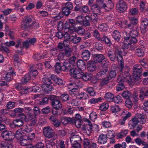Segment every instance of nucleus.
I'll return each instance as SVG.
<instances>
[{"mask_svg":"<svg viewBox=\"0 0 148 148\" xmlns=\"http://www.w3.org/2000/svg\"><path fill=\"white\" fill-rule=\"evenodd\" d=\"M114 50H110L108 53V56L111 60L114 61L116 58L117 59L119 65L121 68L120 71L122 72L123 68V62L122 56V52L120 48L116 45H113Z\"/></svg>","mask_w":148,"mask_h":148,"instance_id":"nucleus-1","label":"nucleus"},{"mask_svg":"<svg viewBox=\"0 0 148 148\" xmlns=\"http://www.w3.org/2000/svg\"><path fill=\"white\" fill-rule=\"evenodd\" d=\"M33 20V18L32 16H25L21 22V28L23 30L29 28Z\"/></svg>","mask_w":148,"mask_h":148,"instance_id":"nucleus-2","label":"nucleus"},{"mask_svg":"<svg viewBox=\"0 0 148 148\" xmlns=\"http://www.w3.org/2000/svg\"><path fill=\"white\" fill-rule=\"evenodd\" d=\"M133 125L136 126L138 123L144 124L146 122L144 115L140 114H137L131 120Z\"/></svg>","mask_w":148,"mask_h":148,"instance_id":"nucleus-3","label":"nucleus"},{"mask_svg":"<svg viewBox=\"0 0 148 148\" xmlns=\"http://www.w3.org/2000/svg\"><path fill=\"white\" fill-rule=\"evenodd\" d=\"M49 99L52 101L51 103L53 108L56 110H58L62 108V104L56 96L51 95L49 97Z\"/></svg>","mask_w":148,"mask_h":148,"instance_id":"nucleus-4","label":"nucleus"},{"mask_svg":"<svg viewBox=\"0 0 148 148\" xmlns=\"http://www.w3.org/2000/svg\"><path fill=\"white\" fill-rule=\"evenodd\" d=\"M133 75L134 78L137 80L140 79L142 69L141 66L138 64L135 65L133 68Z\"/></svg>","mask_w":148,"mask_h":148,"instance_id":"nucleus-5","label":"nucleus"},{"mask_svg":"<svg viewBox=\"0 0 148 148\" xmlns=\"http://www.w3.org/2000/svg\"><path fill=\"white\" fill-rule=\"evenodd\" d=\"M127 8L126 3L123 0H119L116 3V9L119 12H123L127 10Z\"/></svg>","mask_w":148,"mask_h":148,"instance_id":"nucleus-6","label":"nucleus"},{"mask_svg":"<svg viewBox=\"0 0 148 148\" xmlns=\"http://www.w3.org/2000/svg\"><path fill=\"white\" fill-rule=\"evenodd\" d=\"M63 65L60 66V64L59 63H56L55 65V70L57 72H59L60 71H67L70 68V65L67 62H64Z\"/></svg>","mask_w":148,"mask_h":148,"instance_id":"nucleus-7","label":"nucleus"},{"mask_svg":"<svg viewBox=\"0 0 148 148\" xmlns=\"http://www.w3.org/2000/svg\"><path fill=\"white\" fill-rule=\"evenodd\" d=\"M103 5L96 2V3L90 6L91 10L92 12L100 14L102 10L104 9Z\"/></svg>","mask_w":148,"mask_h":148,"instance_id":"nucleus-8","label":"nucleus"},{"mask_svg":"<svg viewBox=\"0 0 148 148\" xmlns=\"http://www.w3.org/2000/svg\"><path fill=\"white\" fill-rule=\"evenodd\" d=\"M1 135L5 140H12L14 138V134L11 131H3L1 133Z\"/></svg>","mask_w":148,"mask_h":148,"instance_id":"nucleus-9","label":"nucleus"},{"mask_svg":"<svg viewBox=\"0 0 148 148\" xmlns=\"http://www.w3.org/2000/svg\"><path fill=\"white\" fill-rule=\"evenodd\" d=\"M118 82H130L132 80L131 77L128 72L124 73L122 75H119L117 78Z\"/></svg>","mask_w":148,"mask_h":148,"instance_id":"nucleus-10","label":"nucleus"},{"mask_svg":"<svg viewBox=\"0 0 148 148\" xmlns=\"http://www.w3.org/2000/svg\"><path fill=\"white\" fill-rule=\"evenodd\" d=\"M69 70L71 74L73 75V77L76 79H80L81 75L83 74V70L79 69H71V65H70V68Z\"/></svg>","mask_w":148,"mask_h":148,"instance_id":"nucleus-11","label":"nucleus"},{"mask_svg":"<svg viewBox=\"0 0 148 148\" xmlns=\"http://www.w3.org/2000/svg\"><path fill=\"white\" fill-rule=\"evenodd\" d=\"M10 72L6 73L3 76L4 80L6 82H8L10 81L12 76H16V72L14 71L12 67L9 68Z\"/></svg>","mask_w":148,"mask_h":148,"instance_id":"nucleus-12","label":"nucleus"},{"mask_svg":"<svg viewBox=\"0 0 148 148\" xmlns=\"http://www.w3.org/2000/svg\"><path fill=\"white\" fill-rule=\"evenodd\" d=\"M53 132L52 129L49 127H45L43 130V133L45 136L50 138L53 136Z\"/></svg>","mask_w":148,"mask_h":148,"instance_id":"nucleus-13","label":"nucleus"},{"mask_svg":"<svg viewBox=\"0 0 148 148\" xmlns=\"http://www.w3.org/2000/svg\"><path fill=\"white\" fill-rule=\"evenodd\" d=\"M29 121L31 120L30 123L29 124L32 126H37L38 125H43V123L38 122L36 117L33 116L32 114H29Z\"/></svg>","mask_w":148,"mask_h":148,"instance_id":"nucleus-14","label":"nucleus"},{"mask_svg":"<svg viewBox=\"0 0 148 148\" xmlns=\"http://www.w3.org/2000/svg\"><path fill=\"white\" fill-rule=\"evenodd\" d=\"M79 91L77 88H73L70 90L69 91L70 94L72 96L76 95V97L78 99H84L83 96L85 95L86 94H79Z\"/></svg>","mask_w":148,"mask_h":148,"instance_id":"nucleus-15","label":"nucleus"},{"mask_svg":"<svg viewBox=\"0 0 148 148\" xmlns=\"http://www.w3.org/2000/svg\"><path fill=\"white\" fill-rule=\"evenodd\" d=\"M81 140V138L78 135H71L70 138V142L71 144L77 143H80Z\"/></svg>","mask_w":148,"mask_h":148,"instance_id":"nucleus-16","label":"nucleus"},{"mask_svg":"<svg viewBox=\"0 0 148 148\" xmlns=\"http://www.w3.org/2000/svg\"><path fill=\"white\" fill-rule=\"evenodd\" d=\"M105 59L104 56L102 54H96L94 55V60L96 63L101 62Z\"/></svg>","mask_w":148,"mask_h":148,"instance_id":"nucleus-17","label":"nucleus"},{"mask_svg":"<svg viewBox=\"0 0 148 148\" xmlns=\"http://www.w3.org/2000/svg\"><path fill=\"white\" fill-rule=\"evenodd\" d=\"M81 55L82 58L84 60L87 61L90 58V53L89 51L85 50L82 52Z\"/></svg>","mask_w":148,"mask_h":148,"instance_id":"nucleus-18","label":"nucleus"},{"mask_svg":"<svg viewBox=\"0 0 148 148\" xmlns=\"http://www.w3.org/2000/svg\"><path fill=\"white\" fill-rule=\"evenodd\" d=\"M109 2L107 5L105 3L103 4L104 10L106 11H109L112 9L114 7V4L111 0H107Z\"/></svg>","mask_w":148,"mask_h":148,"instance_id":"nucleus-19","label":"nucleus"},{"mask_svg":"<svg viewBox=\"0 0 148 148\" xmlns=\"http://www.w3.org/2000/svg\"><path fill=\"white\" fill-rule=\"evenodd\" d=\"M92 125H87L83 127V130L87 135H89L92 131Z\"/></svg>","mask_w":148,"mask_h":148,"instance_id":"nucleus-20","label":"nucleus"},{"mask_svg":"<svg viewBox=\"0 0 148 148\" xmlns=\"http://www.w3.org/2000/svg\"><path fill=\"white\" fill-rule=\"evenodd\" d=\"M73 28L74 29V31L79 35L82 36L84 34L85 30L82 27L78 26Z\"/></svg>","mask_w":148,"mask_h":148,"instance_id":"nucleus-21","label":"nucleus"},{"mask_svg":"<svg viewBox=\"0 0 148 148\" xmlns=\"http://www.w3.org/2000/svg\"><path fill=\"white\" fill-rule=\"evenodd\" d=\"M77 66L78 69L82 70H84L86 69V64L85 62L82 60H79L77 62Z\"/></svg>","mask_w":148,"mask_h":148,"instance_id":"nucleus-22","label":"nucleus"},{"mask_svg":"<svg viewBox=\"0 0 148 148\" xmlns=\"http://www.w3.org/2000/svg\"><path fill=\"white\" fill-rule=\"evenodd\" d=\"M107 138L106 134H102L99 136L98 139V142L101 144H104L107 142Z\"/></svg>","mask_w":148,"mask_h":148,"instance_id":"nucleus-23","label":"nucleus"},{"mask_svg":"<svg viewBox=\"0 0 148 148\" xmlns=\"http://www.w3.org/2000/svg\"><path fill=\"white\" fill-rule=\"evenodd\" d=\"M112 36L115 40L118 42L120 39L121 35V33L119 31L115 30L113 32Z\"/></svg>","mask_w":148,"mask_h":148,"instance_id":"nucleus-24","label":"nucleus"},{"mask_svg":"<svg viewBox=\"0 0 148 148\" xmlns=\"http://www.w3.org/2000/svg\"><path fill=\"white\" fill-rule=\"evenodd\" d=\"M81 40V38L77 37L76 35L71 36L70 38V41L74 44L78 43Z\"/></svg>","mask_w":148,"mask_h":148,"instance_id":"nucleus-25","label":"nucleus"},{"mask_svg":"<svg viewBox=\"0 0 148 148\" xmlns=\"http://www.w3.org/2000/svg\"><path fill=\"white\" fill-rule=\"evenodd\" d=\"M109 71L106 69H104L101 70L98 72L97 74V77L99 78V77H104L108 73Z\"/></svg>","mask_w":148,"mask_h":148,"instance_id":"nucleus-26","label":"nucleus"},{"mask_svg":"<svg viewBox=\"0 0 148 148\" xmlns=\"http://www.w3.org/2000/svg\"><path fill=\"white\" fill-rule=\"evenodd\" d=\"M105 99L107 101L111 102L113 101L114 95L111 93L108 92L105 95Z\"/></svg>","mask_w":148,"mask_h":148,"instance_id":"nucleus-27","label":"nucleus"},{"mask_svg":"<svg viewBox=\"0 0 148 148\" xmlns=\"http://www.w3.org/2000/svg\"><path fill=\"white\" fill-rule=\"evenodd\" d=\"M88 70L90 72L94 71L96 69V66L95 64L93 63L92 61H89L88 63Z\"/></svg>","mask_w":148,"mask_h":148,"instance_id":"nucleus-28","label":"nucleus"},{"mask_svg":"<svg viewBox=\"0 0 148 148\" xmlns=\"http://www.w3.org/2000/svg\"><path fill=\"white\" fill-rule=\"evenodd\" d=\"M128 132V130H122L117 134V136L119 138H122L127 135Z\"/></svg>","mask_w":148,"mask_h":148,"instance_id":"nucleus-29","label":"nucleus"},{"mask_svg":"<svg viewBox=\"0 0 148 148\" xmlns=\"http://www.w3.org/2000/svg\"><path fill=\"white\" fill-rule=\"evenodd\" d=\"M16 47L17 48H18L20 47V49H17L15 51V52L16 53L20 54L21 55L23 54V47L21 46V42L20 41L18 42L17 44L16 45Z\"/></svg>","mask_w":148,"mask_h":148,"instance_id":"nucleus-30","label":"nucleus"},{"mask_svg":"<svg viewBox=\"0 0 148 148\" xmlns=\"http://www.w3.org/2000/svg\"><path fill=\"white\" fill-rule=\"evenodd\" d=\"M31 78L29 73L26 74L21 79V82L23 84H25L29 81Z\"/></svg>","mask_w":148,"mask_h":148,"instance_id":"nucleus-31","label":"nucleus"},{"mask_svg":"<svg viewBox=\"0 0 148 148\" xmlns=\"http://www.w3.org/2000/svg\"><path fill=\"white\" fill-rule=\"evenodd\" d=\"M42 88L46 92H48L52 90V87L51 85L42 84Z\"/></svg>","mask_w":148,"mask_h":148,"instance_id":"nucleus-32","label":"nucleus"},{"mask_svg":"<svg viewBox=\"0 0 148 148\" xmlns=\"http://www.w3.org/2000/svg\"><path fill=\"white\" fill-rule=\"evenodd\" d=\"M13 123L15 126L19 127L23 125V122L21 119H17L14 120L13 121Z\"/></svg>","mask_w":148,"mask_h":148,"instance_id":"nucleus-33","label":"nucleus"},{"mask_svg":"<svg viewBox=\"0 0 148 148\" xmlns=\"http://www.w3.org/2000/svg\"><path fill=\"white\" fill-rule=\"evenodd\" d=\"M47 55L46 54L44 53L41 55H40L38 54H36L33 56V58L34 60H38L41 59L47 58Z\"/></svg>","mask_w":148,"mask_h":148,"instance_id":"nucleus-34","label":"nucleus"},{"mask_svg":"<svg viewBox=\"0 0 148 148\" xmlns=\"http://www.w3.org/2000/svg\"><path fill=\"white\" fill-rule=\"evenodd\" d=\"M30 72V76L32 75V76H36L38 73L36 69H34V66H31L29 69Z\"/></svg>","mask_w":148,"mask_h":148,"instance_id":"nucleus-35","label":"nucleus"},{"mask_svg":"<svg viewBox=\"0 0 148 148\" xmlns=\"http://www.w3.org/2000/svg\"><path fill=\"white\" fill-rule=\"evenodd\" d=\"M98 28L100 31L104 32L107 30L108 27L106 24L103 23L99 25L98 26Z\"/></svg>","mask_w":148,"mask_h":148,"instance_id":"nucleus-36","label":"nucleus"},{"mask_svg":"<svg viewBox=\"0 0 148 148\" xmlns=\"http://www.w3.org/2000/svg\"><path fill=\"white\" fill-rule=\"evenodd\" d=\"M29 114H28L27 116H26L23 113L19 114V116L20 117L19 119L23 121L24 120L26 122H28L29 121Z\"/></svg>","mask_w":148,"mask_h":148,"instance_id":"nucleus-37","label":"nucleus"},{"mask_svg":"<svg viewBox=\"0 0 148 148\" xmlns=\"http://www.w3.org/2000/svg\"><path fill=\"white\" fill-rule=\"evenodd\" d=\"M122 116L123 117V121L126 120L131 115L130 113L127 112L126 111H123L121 114Z\"/></svg>","mask_w":148,"mask_h":148,"instance_id":"nucleus-38","label":"nucleus"},{"mask_svg":"<svg viewBox=\"0 0 148 148\" xmlns=\"http://www.w3.org/2000/svg\"><path fill=\"white\" fill-rule=\"evenodd\" d=\"M138 28L137 27L135 28L134 30L130 31V36L131 37L137 36L138 34Z\"/></svg>","mask_w":148,"mask_h":148,"instance_id":"nucleus-39","label":"nucleus"},{"mask_svg":"<svg viewBox=\"0 0 148 148\" xmlns=\"http://www.w3.org/2000/svg\"><path fill=\"white\" fill-rule=\"evenodd\" d=\"M106 135L107 137L110 139L113 138L115 136L114 132L113 130H109L108 131L107 134Z\"/></svg>","mask_w":148,"mask_h":148,"instance_id":"nucleus-40","label":"nucleus"},{"mask_svg":"<svg viewBox=\"0 0 148 148\" xmlns=\"http://www.w3.org/2000/svg\"><path fill=\"white\" fill-rule=\"evenodd\" d=\"M120 110V108L117 105L112 106L110 109V110L112 113H117Z\"/></svg>","mask_w":148,"mask_h":148,"instance_id":"nucleus-41","label":"nucleus"},{"mask_svg":"<svg viewBox=\"0 0 148 148\" xmlns=\"http://www.w3.org/2000/svg\"><path fill=\"white\" fill-rule=\"evenodd\" d=\"M131 95V93L128 91H124L122 94V96L123 97L127 99H129V98Z\"/></svg>","mask_w":148,"mask_h":148,"instance_id":"nucleus-42","label":"nucleus"},{"mask_svg":"<svg viewBox=\"0 0 148 148\" xmlns=\"http://www.w3.org/2000/svg\"><path fill=\"white\" fill-rule=\"evenodd\" d=\"M109 107V105L108 103H102L99 107V109L100 110L103 111L106 110Z\"/></svg>","mask_w":148,"mask_h":148,"instance_id":"nucleus-43","label":"nucleus"},{"mask_svg":"<svg viewBox=\"0 0 148 148\" xmlns=\"http://www.w3.org/2000/svg\"><path fill=\"white\" fill-rule=\"evenodd\" d=\"M135 52L136 55L138 57H142L144 55L143 51L139 48L136 49L135 50Z\"/></svg>","mask_w":148,"mask_h":148,"instance_id":"nucleus-44","label":"nucleus"},{"mask_svg":"<svg viewBox=\"0 0 148 148\" xmlns=\"http://www.w3.org/2000/svg\"><path fill=\"white\" fill-rule=\"evenodd\" d=\"M101 125L105 128H109L112 126V124L109 121H103L102 122Z\"/></svg>","mask_w":148,"mask_h":148,"instance_id":"nucleus-45","label":"nucleus"},{"mask_svg":"<svg viewBox=\"0 0 148 148\" xmlns=\"http://www.w3.org/2000/svg\"><path fill=\"white\" fill-rule=\"evenodd\" d=\"M86 90L91 96H94L95 95L96 93L92 87H88L86 88Z\"/></svg>","mask_w":148,"mask_h":148,"instance_id":"nucleus-46","label":"nucleus"},{"mask_svg":"<svg viewBox=\"0 0 148 148\" xmlns=\"http://www.w3.org/2000/svg\"><path fill=\"white\" fill-rule=\"evenodd\" d=\"M23 130L27 133H29L32 131V127L30 125L27 124L24 127Z\"/></svg>","mask_w":148,"mask_h":148,"instance_id":"nucleus-47","label":"nucleus"},{"mask_svg":"<svg viewBox=\"0 0 148 148\" xmlns=\"http://www.w3.org/2000/svg\"><path fill=\"white\" fill-rule=\"evenodd\" d=\"M30 26L29 28L36 29L39 27V25L38 22L33 21Z\"/></svg>","mask_w":148,"mask_h":148,"instance_id":"nucleus-48","label":"nucleus"},{"mask_svg":"<svg viewBox=\"0 0 148 148\" xmlns=\"http://www.w3.org/2000/svg\"><path fill=\"white\" fill-rule=\"evenodd\" d=\"M29 89L27 87L24 86L22 89L19 91V93L22 95H24L29 92Z\"/></svg>","mask_w":148,"mask_h":148,"instance_id":"nucleus-49","label":"nucleus"},{"mask_svg":"<svg viewBox=\"0 0 148 148\" xmlns=\"http://www.w3.org/2000/svg\"><path fill=\"white\" fill-rule=\"evenodd\" d=\"M83 145L85 148H89L90 145L89 140L87 138H85L83 141Z\"/></svg>","mask_w":148,"mask_h":148,"instance_id":"nucleus-50","label":"nucleus"},{"mask_svg":"<svg viewBox=\"0 0 148 148\" xmlns=\"http://www.w3.org/2000/svg\"><path fill=\"white\" fill-rule=\"evenodd\" d=\"M1 148H13L12 145L7 143H1Z\"/></svg>","mask_w":148,"mask_h":148,"instance_id":"nucleus-51","label":"nucleus"},{"mask_svg":"<svg viewBox=\"0 0 148 148\" xmlns=\"http://www.w3.org/2000/svg\"><path fill=\"white\" fill-rule=\"evenodd\" d=\"M147 26L143 23H141L140 25V29L141 31L142 34H144L146 33Z\"/></svg>","mask_w":148,"mask_h":148,"instance_id":"nucleus-52","label":"nucleus"},{"mask_svg":"<svg viewBox=\"0 0 148 148\" xmlns=\"http://www.w3.org/2000/svg\"><path fill=\"white\" fill-rule=\"evenodd\" d=\"M138 13V9L136 8H133L130 9V14L132 15H137Z\"/></svg>","mask_w":148,"mask_h":148,"instance_id":"nucleus-53","label":"nucleus"},{"mask_svg":"<svg viewBox=\"0 0 148 148\" xmlns=\"http://www.w3.org/2000/svg\"><path fill=\"white\" fill-rule=\"evenodd\" d=\"M15 105V103L10 101L8 102L6 105V107L7 109H11L14 108Z\"/></svg>","mask_w":148,"mask_h":148,"instance_id":"nucleus-54","label":"nucleus"},{"mask_svg":"<svg viewBox=\"0 0 148 148\" xmlns=\"http://www.w3.org/2000/svg\"><path fill=\"white\" fill-rule=\"evenodd\" d=\"M114 102L116 103H121L122 102V99L121 97L119 95H117L113 98Z\"/></svg>","mask_w":148,"mask_h":148,"instance_id":"nucleus-55","label":"nucleus"},{"mask_svg":"<svg viewBox=\"0 0 148 148\" xmlns=\"http://www.w3.org/2000/svg\"><path fill=\"white\" fill-rule=\"evenodd\" d=\"M64 54L66 57H69L71 56L72 51L70 49H66L64 50Z\"/></svg>","mask_w":148,"mask_h":148,"instance_id":"nucleus-56","label":"nucleus"},{"mask_svg":"<svg viewBox=\"0 0 148 148\" xmlns=\"http://www.w3.org/2000/svg\"><path fill=\"white\" fill-rule=\"evenodd\" d=\"M81 78H82L84 80L87 81L89 80V79H90V77L88 74H84L83 73V74H82L80 76V79Z\"/></svg>","mask_w":148,"mask_h":148,"instance_id":"nucleus-57","label":"nucleus"},{"mask_svg":"<svg viewBox=\"0 0 148 148\" xmlns=\"http://www.w3.org/2000/svg\"><path fill=\"white\" fill-rule=\"evenodd\" d=\"M93 36L94 37L99 40L100 39V35L99 31L96 29H95L93 31Z\"/></svg>","mask_w":148,"mask_h":148,"instance_id":"nucleus-58","label":"nucleus"},{"mask_svg":"<svg viewBox=\"0 0 148 148\" xmlns=\"http://www.w3.org/2000/svg\"><path fill=\"white\" fill-rule=\"evenodd\" d=\"M81 12L82 13H87L89 11L88 7L84 6L80 10Z\"/></svg>","mask_w":148,"mask_h":148,"instance_id":"nucleus-59","label":"nucleus"},{"mask_svg":"<svg viewBox=\"0 0 148 148\" xmlns=\"http://www.w3.org/2000/svg\"><path fill=\"white\" fill-rule=\"evenodd\" d=\"M125 86L123 83H119L116 86V90L117 91H120L123 90Z\"/></svg>","mask_w":148,"mask_h":148,"instance_id":"nucleus-60","label":"nucleus"},{"mask_svg":"<svg viewBox=\"0 0 148 148\" xmlns=\"http://www.w3.org/2000/svg\"><path fill=\"white\" fill-rule=\"evenodd\" d=\"M125 105L127 107L129 108H131L133 105L130 99H126L125 102Z\"/></svg>","mask_w":148,"mask_h":148,"instance_id":"nucleus-61","label":"nucleus"},{"mask_svg":"<svg viewBox=\"0 0 148 148\" xmlns=\"http://www.w3.org/2000/svg\"><path fill=\"white\" fill-rule=\"evenodd\" d=\"M89 117L92 121H94L97 118V114L95 112H93L89 115Z\"/></svg>","mask_w":148,"mask_h":148,"instance_id":"nucleus-62","label":"nucleus"},{"mask_svg":"<svg viewBox=\"0 0 148 148\" xmlns=\"http://www.w3.org/2000/svg\"><path fill=\"white\" fill-rule=\"evenodd\" d=\"M29 142L27 139L25 138H23L22 140H20V143L21 145L23 146H26L28 145Z\"/></svg>","mask_w":148,"mask_h":148,"instance_id":"nucleus-63","label":"nucleus"},{"mask_svg":"<svg viewBox=\"0 0 148 148\" xmlns=\"http://www.w3.org/2000/svg\"><path fill=\"white\" fill-rule=\"evenodd\" d=\"M57 146L59 148H65L64 141L63 140H60Z\"/></svg>","mask_w":148,"mask_h":148,"instance_id":"nucleus-64","label":"nucleus"}]
</instances>
